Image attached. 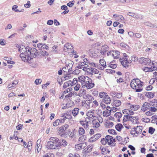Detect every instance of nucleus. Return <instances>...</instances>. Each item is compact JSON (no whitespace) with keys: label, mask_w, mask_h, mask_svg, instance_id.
<instances>
[{"label":"nucleus","mask_w":157,"mask_h":157,"mask_svg":"<svg viewBox=\"0 0 157 157\" xmlns=\"http://www.w3.org/2000/svg\"><path fill=\"white\" fill-rule=\"evenodd\" d=\"M106 140L108 144L111 146H115V143L113 142V137L109 135L106 136Z\"/></svg>","instance_id":"nucleus-7"},{"label":"nucleus","mask_w":157,"mask_h":157,"mask_svg":"<svg viewBox=\"0 0 157 157\" xmlns=\"http://www.w3.org/2000/svg\"><path fill=\"white\" fill-rule=\"evenodd\" d=\"M59 143H52V142L47 143V148L48 149H58L59 147L58 144Z\"/></svg>","instance_id":"nucleus-6"},{"label":"nucleus","mask_w":157,"mask_h":157,"mask_svg":"<svg viewBox=\"0 0 157 157\" xmlns=\"http://www.w3.org/2000/svg\"><path fill=\"white\" fill-rule=\"evenodd\" d=\"M17 47L19 48V51L21 53L20 57L24 62L31 63L33 58L37 56H48V53L46 51L39 49L37 50L35 48H31L29 47H25L23 45H17Z\"/></svg>","instance_id":"nucleus-1"},{"label":"nucleus","mask_w":157,"mask_h":157,"mask_svg":"<svg viewBox=\"0 0 157 157\" xmlns=\"http://www.w3.org/2000/svg\"><path fill=\"white\" fill-rule=\"evenodd\" d=\"M60 144H62L64 146H66L67 144V143L65 140L63 139L60 142Z\"/></svg>","instance_id":"nucleus-54"},{"label":"nucleus","mask_w":157,"mask_h":157,"mask_svg":"<svg viewBox=\"0 0 157 157\" xmlns=\"http://www.w3.org/2000/svg\"><path fill=\"white\" fill-rule=\"evenodd\" d=\"M136 129V130L138 135V134L140 133H141L142 132V127L140 126H137L135 128Z\"/></svg>","instance_id":"nucleus-35"},{"label":"nucleus","mask_w":157,"mask_h":157,"mask_svg":"<svg viewBox=\"0 0 157 157\" xmlns=\"http://www.w3.org/2000/svg\"><path fill=\"white\" fill-rule=\"evenodd\" d=\"M114 116L116 118H120L121 117L122 114L120 112H117L115 114Z\"/></svg>","instance_id":"nucleus-47"},{"label":"nucleus","mask_w":157,"mask_h":157,"mask_svg":"<svg viewBox=\"0 0 157 157\" xmlns=\"http://www.w3.org/2000/svg\"><path fill=\"white\" fill-rule=\"evenodd\" d=\"M130 85L132 89L136 90V92H140L143 90V82L139 79L132 80L131 82Z\"/></svg>","instance_id":"nucleus-2"},{"label":"nucleus","mask_w":157,"mask_h":157,"mask_svg":"<svg viewBox=\"0 0 157 157\" xmlns=\"http://www.w3.org/2000/svg\"><path fill=\"white\" fill-rule=\"evenodd\" d=\"M87 79V80L84 83V86L88 89L92 88L94 86V83L92 82V80L88 77Z\"/></svg>","instance_id":"nucleus-3"},{"label":"nucleus","mask_w":157,"mask_h":157,"mask_svg":"<svg viewBox=\"0 0 157 157\" xmlns=\"http://www.w3.org/2000/svg\"><path fill=\"white\" fill-rule=\"evenodd\" d=\"M81 87V85L77 83L76 84V85L74 87V90L76 91L78 90Z\"/></svg>","instance_id":"nucleus-46"},{"label":"nucleus","mask_w":157,"mask_h":157,"mask_svg":"<svg viewBox=\"0 0 157 157\" xmlns=\"http://www.w3.org/2000/svg\"><path fill=\"white\" fill-rule=\"evenodd\" d=\"M107 56L110 57H113L114 59H117L119 58L120 52L117 51H112L108 52Z\"/></svg>","instance_id":"nucleus-5"},{"label":"nucleus","mask_w":157,"mask_h":157,"mask_svg":"<svg viewBox=\"0 0 157 157\" xmlns=\"http://www.w3.org/2000/svg\"><path fill=\"white\" fill-rule=\"evenodd\" d=\"M97 140L94 138V136L91 137L89 140L90 142H93L94 141H95Z\"/></svg>","instance_id":"nucleus-64"},{"label":"nucleus","mask_w":157,"mask_h":157,"mask_svg":"<svg viewBox=\"0 0 157 157\" xmlns=\"http://www.w3.org/2000/svg\"><path fill=\"white\" fill-rule=\"evenodd\" d=\"M89 101H87L83 105L86 108H89Z\"/></svg>","instance_id":"nucleus-58"},{"label":"nucleus","mask_w":157,"mask_h":157,"mask_svg":"<svg viewBox=\"0 0 157 157\" xmlns=\"http://www.w3.org/2000/svg\"><path fill=\"white\" fill-rule=\"evenodd\" d=\"M131 60L130 61V63H131L132 60L136 62L138 61V58L137 57L135 56H132L131 57Z\"/></svg>","instance_id":"nucleus-44"},{"label":"nucleus","mask_w":157,"mask_h":157,"mask_svg":"<svg viewBox=\"0 0 157 157\" xmlns=\"http://www.w3.org/2000/svg\"><path fill=\"white\" fill-rule=\"evenodd\" d=\"M131 134L132 135L133 137H136L138 136L136 130L135 128H132L131 131Z\"/></svg>","instance_id":"nucleus-27"},{"label":"nucleus","mask_w":157,"mask_h":157,"mask_svg":"<svg viewBox=\"0 0 157 157\" xmlns=\"http://www.w3.org/2000/svg\"><path fill=\"white\" fill-rule=\"evenodd\" d=\"M150 106V103L147 102H145L144 103L142 106V110L144 111H145L147 109L149 108Z\"/></svg>","instance_id":"nucleus-19"},{"label":"nucleus","mask_w":157,"mask_h":157,"mask_svg":"<svg viewBox=\"0 0 157 157\" xmlns=\"http://www.w3.org/2000/svg\"><path fill=\"white\" fill-rule=\"evenodd\" d=\"M90 122V119L89 118H86L84 121H80L79 123L85 129L89 128V124Z\"/></svg>","instance_id":"nucleus-4"},{"label":"nucleus","mask_w":157,"mask_h":157,"mask_svg":"<svg viewBox=\"0 0 157 157\" xmlns=\"http://www.w3.org/2000/svg\"><path fill=\"white\" fill-rule=\"evenodd\" d=\"M157 67L155 66H153L149 68L147 67H145L144 68V71L145 72H152L154 70H157Z\"/></svg>","instance_id":"nucleus-18"},{"label":"nucleus","mask_w":157,"mask_h":157,"mask_svg":"<svg viewBox=\"0 0 157 157\" xmlns=\"http://www.w3.org/2000/svg\"><path fill=\"white\" fill-rule=\"evenodd\" d=\"M12 26L11 24H8L7 26L5 28V29L6 30H7L8 29H10L12 28Z\"/></svg>","instance_id":"nucleus-63"},{"label":"nucleus","mask_w":157,"mask_h":157,"mask_svg":"<svg viewBox=\"0 0 157 157\" xmlns=\"http://www.w3.org/2000/svg\"><path fill=\"white\" fill-rule=\"evenodd\" d=\"M42 80L40 79H36L35 82V84L37 85L40 84Z\"/></svg>","instance_id":"nucleus-57"},{"label":"nucleus","mask_w":157,"mask_h":157,"mask_svg":"<svg viewBox=\"0 0 157 157\" xmlns=\"http://www.w3.org/2000/svg\"><path fill=\"white\" fill-rule=\"evenodd\" d=\"M60 117H62L64 118L68 119H72V117L71 114V112H67L66 113H62L60 115Z\"/></svg>","instance_id":"nucleus-10"},{"label":"nucleus","mask_w":157,"mask_h":157,"mask_svg":"<svg viewBox=\"0 0 157 157\" xmlns=\"http://www.w3.org/2000/svg\"><path fill=\"white\" fill-rule=\"evenodd\" d=\"M18 83V82L17 81H14L13 82L11 83L8 85V87L9 89H10L11 87L15 86Z\"/></svg>","instance_id":"nucleus-33"},{"label":"nucleus","mask_w":157,"mask_h":157,"mask_svg":"<svg viewBox=\"0 0 157 157\" xmlns=\"http://www.w3.org/2000/svg\"><path fill=\"white\" fill-rule=\"evenodd\" d=\"M59 119H57L53 123V125L54 126H57L59 125Z\"/></svg>","instance_id":"nucleus-48"},{"label":"nucleus","mask_w":157,"mask_h":157,"mask_svg":"<svg viewBox=\"0 0 157 157\" xmlns=\"http://www.w3.org/2000/svg\"><path fill=\"white\" fill-rule=\"evenodd\" d=\"M66 63L67 65L66 66L67 69H68L69 71H71V68L74 64L73 62L70 60H68L66 61Z\"/></svg>","instance_id":"nucleus-13"},{"label":"nucleus","mask_w":157,"mask_h":157,"mask_svg":"<svg viewBox=\"0 0 157 157\" xmlns=\"http://www.w3.org/2000/svg\"><path fill=\"white\" fill-rule=\"evenodd\" d=\"M86 146V143H82L81 144H76L75 145V148L77 150L82 149Z\"/></svg>","instance_id":"nucleus-15"},{"label":"nucleus","mask_w":157,"mask_h":157,"mask_svg":"<svg viewBox=\"0 0 157 157\" xmlns=\"http://www.w3.org/2000/svg\"><path fill=\"white\" fill-rule=\"evenodd\" d=\"M103 100L104 102L106 104H109L111 101V98L108 95L103 99Z\"/></svg>","instance_id":"nucleus-23"},{"label":"nucleus","mask_w":157,"mask_h":157,"mask_svg":"<svg viewBox=\"0 0 157 157\" xmlns=\"http://www.w3.org/2000/svg\"><path fill=\"white\" fill-rule=\"evenodd\" d=\"M144 24L145 25L149 26L150 27L153 28H157L156 26L155 25L152 24L150 22H146L144 23Z\"/></svg>","instance_id":"nucleus-36"},{"label":"nucleus","mask_w":157,"mask_h":157,"mask_svg":"<svg viewBox=\"0 0 157 157\" xmlns=\"http://www.w3.org/2000/svg\"><path fill=\"white\" fill-rule=\"evenodd\" d=\"M69 127V125L65 124L60 128L59 131L61 132H64Z\"/></svg>","instance_id":"nucleus-22"},{"label":"nucleus","mask_w":157,"mask_h":157,"mask_svg":"<svg viewBox=\"0 0 157 157\" xmlns=\"http://www.w3.org/2000/svg\"><path fill=\"white\" fill-rule=\"evenodd\" d=\"M94 136L97 140L101 136V134H97L94 135Z\"/></svg>","instance_id":"nucleus-62"},{"label":"nucleus","mask_w":157,"mask_h":157,"mask_svg":"<svg viewBox=\"0 0 157 157\" xmlns=\"http://www.w3.org/2000/svg\"><path fill=\"white\" fill-rule=\"evenodd\" d=\"M140 62L143 64L145 65H150L151 63V60L149 59H147L144 57L140 58Z\"/></svg>","instance_id":"nucleus-8"},{"label":"nucleus","mask_w":157,"mask_h":157,"mask_svg":"<svg viewBox=\"0 0 157 157\" xmlns=\"http://www.w3.org/2000/svg\"><path fill=\"white\" fill-rule=\"evenodd\" d=\"M109 49V48L107 45L102 46L101 47L100 52L102 55H104L105 54L106 52L108 51Z\"/></svg>","instance_id":"nucleus-16"},{"label":"nucleus","mask_w":157,"mask_h":157,"mask_svg":"<svg viewBox=\"0 0 157 157\" xmlns=\"http://www.w3.org/2000/svg\"><path fill=\"white\" fill-rule=\"evenodd\" d=\"M88 67L89 66L87 64L84 62H81L78 63L76 67L78 69H82L83 71V68L86 67Z\"/></svg>","instance_id":"nucleus-12"},{"label":"nucleus","mask_w":157,"mask_h":157,"mask_svg":"<svg viewBox=\"0 0 157 157\" xmlns=\"http://www.w3.org/2000/svg\"><path fill=\"white\" fill-rule=\"evenodd\" d=\"M123 127V125L121 124H118L115 126V128L117 131H120Z\"/></svg>","instance_id":"nucleus-42"},{"label":"nucleus","mask_w":157,"mask_h":157,"mask_svg":"<svg viewBox=\"0 0 157 157\" xmlns=\"http://www.w3.org/2000/svg\"><path fill=\"white\" fill-rule=\"evenodd\" d=\"M108 95L105 92H100L99 93V97L103 99Z\"/></svg>","instance_id":"nucleus-34"},{"label":"nucleus","mask_w":157,"mask_h":157,"mask_svg":"<svg viewBox=\"0 0 157 157\" xmlns=\"http://www.w3.org/2000/svg\"><path fill=\"white\" fill-rule=\"evenodd\" d=\"M101 142L103 145H105L107 144L106 137L105 138H103L101 139Z\"/></svg>","instance_id":"nucleus-53"},{"label":"nucleus","mask_w":157,"mask_h":157,"mask_svg":"<svg viewBox=\"0 0 157 157\" xmlns=\"http://www.w3.org/2000/svg\"><path fill=\"white\" fill-rule=\"evenodd\" d=\"M92 74H93V73H94L95 74H98L99 72L95 68H92Z\"/></svg>","instance_id":"nucleus-56"},{"label":"nucleus","mask_w":157,"mask_h":157,"mask_svg":"<svg viewBox=\"0 0 157 157\" xmlns=\"http://www.w3.org/2000/svg\"><path fill=\"white\" fill-rule=\"evenodd\" d=\"M24 6L26 8H28L31 6L30 2L29 1H27V3L24 5Z\"/></svg>","instance_id":"nucleus-61"},{"label":"nucleus","mask_w":157,"mask_h":157,"mask_svg":"<svg viewBox=\"0 0 157 157\" xmlns=\"http://www.w3.org/2000/svg\"><path fill=\"white\" fill-rule=\"evenodd\" d=\"M68 157H80L79 155L77 154H73L71 153L69 154Z\"/></svg>","instance_id":"nucleus-49"},{"label":"nucleus","mask_w":157,"mask_h":157,"mask_svg":"<svg viewBox=\"0 0 157 157\" xmlns=\"http://www.w3.org/2000/svg\"><path fill=\"white\" fill-rule=\"evenodd\" d=\"M99 63L103 68H105L106 66V62L103 59H101L99 61Z\"/></svg>","instance_id":"nucleus-40"},{"label":"nucleus","mask_w":157,"mask_h":157,"mask_svg":"<svg viewBox=\"0 0 157 157\" xmlns=\"http://www.w3.org/2000/svg\"><path fill=\"white\" fill-rule=\"evenodd\" d=\"M80 72V71L78 69H75L72 72V74L75 75H77Z\"/></svg>","instance_id":"nucleus-51"},{"label":"nucleus","mask_w":157,"mask_h":157,"mask_svg":"<svg viewBox=\"0 0 157 157\" xmlns=\"http://www.w3.org/2000/svg\"><path fill=\"white\" fill-rule=\"evenodd\" d=\"M88 76H85L84 75H81L78 77V79L79 81L83 85L85 82L87 80Z\"/></svg>","instance_id":"nucleus-17"},{"label":"nucleus","mask_w":157,"mask_h":157,"mask_svg":"<svg viewBox=\"0 0 157 157\" xmlns=\"http://www.w3.org/2000/svg\"><path fill=\"white\" fill-rule=\"evenodd\" d=\"M92 68L90 67H86L85 68H83L84 71L90 74H92Z\"/></svg>","instance_id":"nucleus-32"},{"label":"nucleus","mask_w":157,"mask_h":157,"mask_svg":"<svg viewBox=\"0 0 157 157\" xmlns=\"http://www.w3.org/2000/svg\"><path fill=\"white\" fill-rule=\"evenodd\" d=\"M63 50L65 51L70 52L71 51L72 52L73 51V47L70 44L67 43L64 45Z\"/></svg>","instance_id":"nucleus-11"},{"label":"nucleus","mask_w":157,"mask_h":157,"mask_svg":"<svg viewBox=\"0 0 157 157\" xmlns=\"http://www.w3.org/2000/svg\"><path fill=\"white\" fill-rule=\"evenodd\" d=\"M130 109L134 111H136L140 108L138 105H130Z\"/></svg>","instance_id":"nucleus-25"},{"label":"nucleus","mask_w":157,"mask_h":157,"mask_svg":"<svg viewBox=\"0 0 157 157\" xmlns=\"http://www.w3.org/2000/svg\"><path fill=\"white\" fill-rule=\"evenodd\" d=\"M17 6L16 5H14L13 6L12 8V10L14 11L15 12H23L24 11V10L23 9H21V10H19L18 9H17Z\"/></svg>","instance_id":"nucleus-26"},{"label":"nucleus","mask_w":157,"mask_h":157,"mask_svg":"<svg viewBox=\"0 0 157 157\" xmlns=\"http://www.w3.org/2000/svg\"><path fill=\"white\" fill-rule=\"evenodd\" d=\"M92 124L93 125V127L95 128H97L100 125L99 123L96 120H94L93 121Z\"/></svg>","instance_id":"nucleus-24"},{"label":"nucleus","mask_w":157,"mask_h":157,"mask_svg":"<svg viewBox=\"0 0 157 157\" xmlns=\"http://www.w3.org/2000/svg\"><path fill=\"white\" fill-rule=\"evenodd\" d=\"M79 109L77 108H75L72 110V113L74 117H76L77 115L79 113Z\"/></svg>","instance_id":"nucleus-28"},{"label":"nucleus","mask_w":157,"mask_h":157,"mask_svg":"<svg viewBox=\"0 0 157 157\" xmlns=\"http://www.w3.org/2000/svg\"><path fill=\"white\" fill-rule=\"evenodd\" d=\"M95 112V111L94 110H90L86 113V115L89 118H93L96 117Z\"/></svg>","instance_id":"nucleus-14"},{"label":"nucleus","mask_w":157,"mask_h":157,"mask_svg":"<svg viewBox=\"0 0 157 157\" xmlns=\"http://www.w3.org/2000/svg\"><path fill=\"white\" fill-rule=\"evenodd\" d=\"M78 133L80 135H84L85 133V131L84 129L82 127H80L78 129Z\"/></svg>","instance_id":"nucleus-38"},{"label":"nucleus","mask_w":157,"mask_h":157,"mask_svg":"<svg viewBox=\"0 0 157 157\" xmlns=\"http://www.w3.org/2000/svg\"><path fill=\"white\" fill-rule=\"evenodd\" d=\"M121 104V102L119 100H115L114 101L113 105L116 107L120 106Z\"/></svg>","instance_id":"nucleus-39"},{"label":"nucleus","mask_w":157,"mask_h":157,"mask_svg":"<svg viewBox=\"0 0 157 157\" xmlns=\"http://www.w3.org/2000/svg\"><path fill=\"white\" fill-rule=\"evenodd\" d=\"M108 132L109 133L113 135H114L116 134V133L115 132V131L113 129H109L108 130Z\"/></svg>","instance_id":"nucleus-55"},{"label":"nucleus","mask_w":157,"mask_h":157,"mask_svg":"<svg viewBox=\"0 0 157 157\" xmlns=\"http://www.w3.org/2000/svg\"><path fill=\"white\" fill-rule=\"evenodd\" d=\"M28 149L29 151H30L32 149V142L30 141L28 142V144L27 145Z\"/></svg>","instance_id":"nucleus-45"},{"label":"nucleus","mask_w":157,"mask_h":157,"mask_svg":"<svg viewBox=\"0 0 157 157\" xmlns=\"http://www.w3.org/2000/svg\"><path fill=\"white\" fill-rule=\"evenodd\" d=\"M155 131V129L151 127H150L149 128L148 132L149 133H150L151 134H152Z\"/></svg>","instance_id":"nucleus-50"},{"label":"nucleus","mask_w":157,"mask_h":157,"mask_svg":"<svg viewBox=\"0 0 157 157\" xmlns=\"http://www.w3.org/2000/svg\"><path fill=\"white\" fill-rule=\"evenodd\" d=\"M113 125V123L110 121H109L106 123L105 126L107 128L112 127Z\"/></svg>","instance_id":"nucleus-43"},{"label":"nucleus","mask_w":157,"mask_h":157,"mask_svg":"<svg viewBox=\"0 0 157 157\" xmlns=\"http://www.w3.org/2000/svg\"><path fill=\"white\" fill-rule=\"evenodd\" d=\"M111 112L110 111H108L105 110L103 112V115L105 117H107L111 115Z\"/></svg>","instance_id":"nucleus-31"},{"label":"nucleus","mask_w":157,"mask_h":157,"mask_svg":"<svg viewBox=\"0 0 157 157\" xmlns=\"http://www.w3.org/2000/svg\"><path fill=\"white\" fill-rule=\"evenodd\" d=\"M86 135H81L78 139V141L80 142H83L86 140Z\"/></svg>","instance_id":"nucleus-37"},{"label":"nucleus","mask_w":157,"mask_h":157,"mask_svg":"<svg viewBox=\"0 0 157 157\" xmlns=\"http://www.w3.org/2000/svg\"><path fill=\"white\" fill-rule=\"evenodd\" d=\"M50 141L48 142H52V143H59V139L56 138L51 137L49 139Z\"/></svg>","instance_id":"nucleus-29"},{"label":"nucleus","mask_w":157,"mask_h":157,"mask_svg":"<svg viewBox=\"0 0 157 157\" xmlns=\"http://www.w3.org/2000/svg\"><path fill=\"white\" fill-rule=\"evenodd\" d=\"M78 80L76 78H74L72 82V86H73V85H75V84H77V82Z\"/></svg>","instance_id":"nucleus-59"},{"label":"nucleus","mask_w":157,"mask_h":157,"mask_svg":"<svg viewBox=\"0 0 157 157\" xmlns=\"http://www.w3.org/2000/svg\"><path fill=\"white\" fill-rule=\"evenodd\" d=\"M86 91L84 89H80L77 95L80 97H82L83 95L86 94Z\"/></svg>","instance_id":"nucleus-30"},{"label":"nucleus","mask_w":157,"mask_h":157,"mask_svg":"<svg viewBox=\"0 0 157 157\" xmlns=\"http://www.w3.org/2000/svg\"><path fill=\"white\" fill-rule=\"evenodd\" d=\"M71 83L72 82L71 80H69L67 82H65L63 85V88H65L69 86L71 84Z\"/></svg>","instance_id":"nucleus-41"},{"label":"nucleus","mask_w":157,"mask_h":157,"mask_svg":"<svg viewBox=\"0 0 157 157\" xmlns=\"http://www.w3.org/2000/svg\"><path fill=\"white\" fill-rule=\"evenodd\" d=\"M127 14L130 16H131L135 19H138L139 18V15L138 14H136L134 13L129 12Z\"/></svg>","instance_id":"nucleus-21"},{"label":"nucleus","mask_w":157,"mask_h":157,"mask_svg":"<svg viewBox=\"0 0 157 157\" xmlns=\"http://www.w3.org/2000/svg\"><path fill=\"white\" fill-rule=\"evenodd\" d=\"M128 58H122V59H120V62L122 65L123 67H127L129 65V62L128 61Z\"/></svg>","instance_id":"nucleus-9"},{"label":"nucleus","mask_w":157,"mask_h":157,"mask_svg":"<svg viewBox=\"0 0 157 157\" xmlns=\"http://www.w3.org/2000/svg\"><path fill=\"white\" fill-rule=\"evenodd\" d=\"M75 1H73L72 2H70L69 3H67V5L68 6L70 7H72L74 4Z\"/></svg>","instance_id":"nucleus-52"},{"label":"nucleus","mask_w":157,"mask_h":157,"mask_svg":"<svg viewBox=\"0 0 157 157\" xmlns=\"http://www.w3.org/2000/svg\"><path fill=\"white\" fill-rule=\"evenodd\" d=\"M44 157H54V155L52 153H48L44 155Z\"/></svg>","instance_id":"nucleus-60"},{"label":"nucleus","mask_w":157,"mask_h":157,"mask_svg":"<svg viewBox=\"0 0 157 157\" xmlns=\"http://www.w3.org/2000/svg\"><path fill=\"white\" fill-rule=\"evenodd\" d=\"M92 146L88 145L83 150V152L86 153L92 151Z\"/></svg>","instance_id":"nucleus-20"}]
</instances>
